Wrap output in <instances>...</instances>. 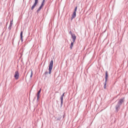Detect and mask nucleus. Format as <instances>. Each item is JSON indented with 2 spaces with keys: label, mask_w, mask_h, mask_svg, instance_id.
Here are the masks:
<instances>
[{
  "label": "nucleus",
  "mask_w": 128,
  "mask_h": 128,
  "mask_svg": "<svg viewBox=\"0 0 128 128\" xmlns=\"http://www.w3.org/2000/svg\"><path fill=\"white\" fill-rule=\"evenodd\" d=\"M38 4V0H34V4L32 6H34V8H36V4Z\"/></svg>",
  "instance_id": "9d476101"
},
{
  "label": "nucleus",
  "mask_w": 128,
  "mask_h": 128,
  "mask_svg": "<svg viewBox=\"0 0 128 128\" xmlns=\"http://www.w3.org/2000/svg\"><path fill=\"white\" fill-rule=\"evenodd\" d=\"M52 66H54V60H52L49 64L48 74H52Z\"/></svg>",
  "instance_id": "f03ea898"
},
{
  "label": "nucleus",
  "mask_w": 128,
  "mask_h": 128,
  "mask_svg": "<svg viewBox=\"0 0 128 128\" xmlns=\"http://www.w3.org/2000/svg\"><path fill=\"white\" fill-rule=\"evenodd\" d=\"M70 36H73L74 34H72V31L70 32Z\"/></svg>",
  "instance_id": "4be33fe9"
},
{
  "label": "nucleus",
  "mask_w": 128,
  "mask_h": 128,
  "mask_svg": "<svg viewBox=\"0 0 128 128\" xmlns=\"http://www.w3.org/2000/svg\"><path fill=\"white\" fill-rule=\"evenodd\" d=\"M64 93L60 96V108L62 106V104H64Z\"/></svg>",
  "instance_id": "7ed1b4c3"
},
{
  "label": "nucleus",
  "mask_w": 128,
  "mask_h": 128,
  "mask_svg": "<svg viewBox=\"0 0 128 128\" xmlns=\"http://www.w3.org/2000/svg\"><path fill=\"white\" fill-rule=\"evenodd\" d=\"M72 40L74 42H76V36L75 34H74L72 36Z\"/></svg>",
  "instance_id": "6e6552de"
},
{
  "label": "nucleus",
  "mask_w": 128,
  "mask_h": 128,
  "mask_svg": "<svg viewBox=\"0 0 128 128\" xmlns=\"http://www.w3.org/2000/svg\"><path fill=\"white\" fill-rule=\"evenodd\" d=\"M42 8V7H41V6H40L39 8L38 9V10H36V12H40V10Z\"/></svg>",
  "instance_id": "2eb2a0df"
},
{
  "label": "nucleus",
  "mask_w": 128,
  "mask_h": 128,
  "mask_svg": "<svg viewBox=\"0 0 128 128\" xmlns=\"http://www.w3.org/2000/svg\"><path fill=\"white\" fill-rule=\"evenodd\" d=\"M12 21H10V25L9 26V27H8V28L10 29V30H12Z\"/></svg>",
  "instance_id": "dca6fc26"
},
{
  "label": "nucleus",
  "mask_w": 128,
  "mask_h": 128,
  "mask_svg": "<svg viewBox=\"0 0 128 128\" xmlns=\"http://www.w3.org/2000/svg\"><path fill=\"white\" fill-rule=\"evenodd\" d=\"M108 71L105 72V82H108Z\"/></svg>",
  "instance_id": "39448f33"
},
{
  "label": "nucleus",
  "mask_w": 128,
  "mask_h": 128,
  "mask_svg": "<svg viewBox=\"0 0 128 128\" xmlns=\"http://www.w3.org/2000/svg\"><path fill=\"white\" fill-rule=\"evenodd\" d=\"M20 76V72L16 70L15 72V74L14 75V78H15L16 80H18V77Z\"/></svg>",
  "instance_id": "20e7f679"
},
{
  "label": "nucleus",
  "mask_w": 128,
  "mask_h": 128,
  "mask_svg": "<svg viewBox=\"0 0 128 128\" xmlns=\"http://www.w3.org/2000/svg\"><path fill=\"white\" fill-rule=\"evenodd\" d=\"M40 92H42V89H40L37 94V100H38V98H40Z\"/></svg>",
  "instance_id": "1a4fd4ad"
},
{
  "label": "nucleus",
  "mask_w": 128,
  "mask_h": 128,
  "mask_svg": "<svg viewBox=\"0 0 128 128\" xmlns=\"http://www.w3.org/2000/svg\"><path fill=\"white\" fill-rule=\"evenodd\" d=\"M30 78H32V70H31V74L30 76Z\"/></svg>",
  "instance_id": "aec40b11"
},
{
  "label": "nucleus",
  "mask_w": 128,
  "mask_h": 128,
  "mask_svg": "<svg viewBox=\"0 0 128 128\" xmlns=\"http://www.w3.org/2000/svg\"><path fill=\"white\" fill-rule=\"evenodd\" d=\"M38 4V0H34V4L32 6H34V8H36V4Z\"/></svg>",
  "instance_id": "9b49d317"
},
{
  "label": "nucleus",
  "mask_w": 128,
  "mask_h": 128,
  "mask_svg": "<svg viewBox=\"0 0 128 128\" xmlns=\"http://www.w3.org/2000/svg\"><path fill=\"white\" fill-rule=\"evenodd\" d=\"M34 6L32 5V6L31 8L32 10H34Z\"/></svg>",
  "instance_id": "412c9836"
},
{
  "label": "nucleus",
  "mask_w": 128,
  "mask_h": 128,
  "mask_svg": "<svg viewBox=\"0 0 128 128\" xmlns=\"http://www.w3.org/2000/svg\"><path fill=\"white\" fill-rule=\"evenodd\" d=\"M44 2H46V0H42L40 6H41L42 8L44 6Z\"/></svg>",
  "instance_id": "4468645a"
},
{
  "label": "nucleus",
  "mask_w": 128,
  "mask_h": 128,
  "mask_svg": "<svg viewBox=\"0 0 128 128\" xmlns=\"http://www.w3.org/2000/svg\"><path fill=\"white\" fill-rule=\"evenodd\" d=\"M44 76H48V72L46 71L44 74Z\"/></svg>",
  "instance_id": "6ab92c4d"
},
{
  "label": "nucleus",
  "mask_w": 128,
  "mask_h": 128,
  "mask_svg": "<svg viewBox=\"0 0 128 128\" xmlns=\"http://www.w3.org/2000/svg\"><path fill=\"white\" fill-rule=\"evenodd\" d=\"M6 26H8V22H6Z\"/></svg>",
  "instance_id": "5701e85b"
},
{
  "label": "nucleus",
  "mask_w": 128,
  "mask_h": 128,
  "mask_svg": "<svg viewBox=\"0 0 128 128\" xmlns=\"http://www.w3.org/2000/svg\"><path fill=\"white\" fill-rule=\"evenodd\" d=\"M74 42H72L71 44H70V50H72V47L74 46Z\"/></svg>",
  "instance_id": "ddd939ff"
},
{
  "label": "nucleus",
  "mask_w": 128,
  "mask_h": 128,
  "mask_svg": "<svg viewBox=\"0 0 128 128\" xmlns=\"http://www.w3.org/2000/svg\"><path fill=\"white\" fill-rule=\"evenodd\" d=\"M20 40L22 42H23V40H22V31H21L20 33Z\"/></svg>",
  "instance_id": "f8f14e48"
},
{
  "label": "nucleus",
  "mask_w": 128,
  "mask_h": 128,
  "mask_svg": "<svg viewBox=\"0 0 128 128\" xmlns=\"http://www.w3.org/2000/svg\"><path fill=\"white\" fill-rule=\"evenodd\" d=\"M124 102V98H121L115 106V112L118 113L120 110V106Z\"/></svg>",
  "instance_id": "f257e3e1"
},
{
  "label": "nucleus",
  "mask_w": 128,
  "mask_h": 128,
  "mask_svg": "<svg viewBox=\"0 0 128 128\" xmlns=\"http://www.w3.org/2000/svg\"><path fill=\"white\" fill-rule=\"evenodd\" d=\"M106 82H104V88H105V89H106Z\"/></svg>",
  "instance_id": "a211bd4d"
},
{
  "label": "nucleus",
  "mask_w": 128,
  "mask_h": 128,
  "mask_svg": "<svg viewBox=\"0 0 128 128\" xmlns=\"http://www.w3.org/2000/svg\"><path fill=\"white\" fill-rule=\"evenodd\" d=\"M64 116H60L58 118H56V120H64Z\"/></svg>",
  "instance_id": "423d86ee"
},
{
  "label": "nucleus",
  "mask_w": 128,
  "mask_h": 128,
  "mask_svg": "<svg viewBox=\"0 0 128 128\" xmlns=\"http://www.w3.org/2000/svg\"><path fill=\"white\" fill-rule=\"evenodd\" d=\"M76 10H78V6H76V7L74 8V12H76Z\"/></svg>",
  "instance_id": "f3484780"
},
{
  "label": "nucleus",
  "mask_w": 128,
  "mask_h": 128,
  "mask_svg": "<svg viewBox=\"0 0 128 128\" xmlns=\"http://www.w3.org/2000/svg\"><path fill=\"white\" fill-rule=\"evenodd\" d=\"M76 12H74L72 14L71 20H74V18H76Z\"/></svg>",
  "instance_id": "0eeeda50"
}]
</instances>
